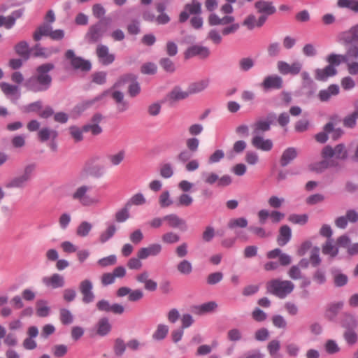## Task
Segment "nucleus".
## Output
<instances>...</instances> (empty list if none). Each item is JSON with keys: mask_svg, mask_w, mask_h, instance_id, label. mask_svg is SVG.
<instances>
[{"mask_svg": "<svg viewBox=\"0 0 358 358\" xmlns=\"http://www.w3.org/2000/svg\"><path fill=\"white\" fill-rule=\"evenodd\" d=\"M99 62L105 66L112 64L115 60V55L109 53L108 47L106 45L99 44L96 50Z\"/></svg>", "mask_w": 358, "mask_h": 358, "instance_id": "nucleus-15", "label": "nucleus"}, {"mask_svg": "<svg viewBox=\"0 0 358 358\" xmlns=\"http://www.w3.org/2000/svg\"><path fill=\"white\" fill-rule=\"evenodd\" d=\"M59 319L62 324L68 325L73 322V316L71 311L66 308H61L59 310Z\"/></svg>", "mask_w": 358, "mask_h": 358, "instance_id": "nucleus-47", "label": "nucleus"}, {"mask_svg": "<svg viewBox=\"0 0 358 358\" xmlns=\"http://www.w3.org/2000/svg\"><path fill=\"white\" fill-rule=\"evenodd\" d=\"M146 199L142 193H136L133 195L129 200L127 202V207H131L133 205L141 206L145 204Z\"/></svg>", "mask_w": 358, "mask_h": 358, "instance_id": "nucleus-51", "label": "nucleus"}, {"mask_svg": "<svg viewBox=\"0 0 358 358\" xmlns=\"http://www.w3.org/2000/svg\"><path fill=\"white\" fill-rule=\"evenodd\" d=\"M294 289V284L290 280L273 279L266 283L267 292L279 299H285Z\"/></svg>", "mask_w": 358, "mask_h": 358, "instance_id": "nucleus-3", "label": "nucleus"}, {"mask_svg": "<svg viewBox=\"0 0 358 358\" xmlns=\"http://www.w3.org/2000/svg\"><path fill=\"white\" fill-rule=\"evenodd\" d=\"M184 55L185 59H189L195 56H199L201 58L205 59L210 55V50L207 47L194 45L189 47L185 52Z\"/></svg>", "mask_w": 358, "mask_h": 358, "instance_id": "nucleus-17", "label": "nucleus"}, {"mask_svg": "<svg viewBox=\"0 0 358 358\" xmlns=\"http://www.w3.org/2000/svg\"><path fill=\"white\" fill-rule=\"evenodd\" d=\"M92 289L93 284L89 279H85L80 282L79 290L83 295L82 301L84 303H90L94 301L95 295Z\"/></svg>", "mask_w": 358, "mask_h": 358, "instance_id": "nucleus-12", "label": "nucleus"}, {"mask_svg": "<svg viewBox=\"0 0 358 358\" xmlns=\"http://www.w3.org/2000/svg\"><path fill=\"white\" fill-rule=\"evenodd\" d=\"M55 68L52 63H45L36 68V73L24 83L26 88L33 92H41L47 91L51 86L52 77L49 72Z\"/></svg>", "mask_w": 358, "mask_h": 358, "instance_id": "nucleus-1", "label": "nucleus"}, {"mask_svg": "<svg viewBox=\"0 0 358 358\" xmlns=\"http://www.w3.org/2000/svg\"><path fill=\"white\" fill-rule=\"evenodd\" d=\"M322 252L324 255H329L331 257H336L338 253V248L333 245L332 240H328L322 247Z\"/></svg>", "mask_w": 358, "mask_h": 358, "instance_id": "nucleus-48", "label": "nucleus"}, {"mask_svg": "<svg viewBox=\"0 0 358 358\" xmlns=\"http://www.w3.org/2000/svg\"><path fill=\"white\" fill-rule=\"evenodd\" d=\"M125 155V151L124 150H121L117 153L108 155L107 156V159L112 166H116L120 165L124 161Z\"/></svg>", "mask_w": 358, "mask_h": 358, "instance_id": "nucleus-42", "label": "nucleus"}, {"mask_svg": "<svg viewBox=\"0 0 358 358\" xmlns=\"http://www.w3.org/2000/svg\"><path fill=\"white\" fill-rule=\"evenodd\" d=\"M108 91H104L103 93L96 96L94 99L82 101L75 107V111L78 113H82L85 110H87L88 108L94 106L97 101L101 100L108 94Z\"/></svg>", "mask_w": 358, "mask_h": 358, "instance_id": "nucleus-25", "label": "nucleus"}, {"mask_svg": "<svg viewBox=\"0 0 358 358\" xmlns=\"http://www.w3.org/2000/svg\"><path fill=\"white\" fill-rule=\"evenodd\" d=\"M343 306L344 303L343 301H337L330 303L327 309L326 316L329 320H334L339 311L343 308Z\"/></svg>", "mask_w": 358, "mask_h": 358, "instance_id": "nucleus-32", "label": "nucleus"}, {"mask_svg": "<svg viewBox=\"0 0 358 358\" xmlns=\"http://www.w3.org/2000/svg\"><path fill=\"white\" fill-rule=\"evenodd\" d=\"M180 236L175 232L169 231L164 234L162 236V240L164 243L173 244L180 241Z\"/></svg>", "mask_w": 358, "mask_h": 358, "instance_id": "nucleus-55", "label": "nucleus"}, {"mask_svg": "<svg viewBox=\"0 0 358 358\" xmlns=\"http://www.w3.org/2000/svg\"><path fill=\"white\" fill-rule=\"evenodd\" d=\"M126 348L127 343H124L123 339L117 338L115 340L113 350L116 356L121 357L124 353Z\"/></svg>", "mask_w": 358, "mask_h": 358, "instance_id": "nucleus-50", "label": "nucleus"}, {"mask_svg": "<svg viewBox=\"0 0 358 358\" xmlns=\"http://www.w3.org/2000/svg\"><path fill=\"white\" fill-rule=\"evenodd\" d=\"M255 8L257 13L261 14L257 21V27H262L267 20L268 17L276 12V8L273 3L264 0L256 1Z\"/></svg>", "mask_w": 358, "mask_h": 358, "instance_id": "nucleus-7", "label": "nucleus"}, {"mask_svg": "<svg viewBox=\"0 0 358 358\" xmlns=\"http://www.w3.org/2000/svg\"><path fill=\"white\" fill-rule=\"evenodd\" d=\"M160 176L164 178H170L173 175V168L170 163H165L161 165L159 170Z\"/></svg>", "mask_w": 358, "mask_h": 358, "instance_id": "nucleus-58", "label": "nucleus"}, {"mask_svg": "<svg viewBox=\"0 0 358 358\" xmlns=\"http://www.w3.org/2000/svg\"><path fill=\"white\" fill-rule=\"evenodd\" d=\"M108 25V22H106V20H101L91 25L85 34V39L89 43L99 42L107 32Z\"/></svg>", "mask_w": 358, "mask_h": 358, "instance_id": "nucleus-5", "label": "nucleus"}, {"mask_svg": "<svg viewBox=\"0 0 358 358\" xmlns=\"http://www.w3.org/2000/svg\"><path fill=\"white\" fill-rule=\"evenodd\" d=\"M282 78L278 75H271L264 78L261 86L265 90H280L282 87Z\"/></svg>", "mask_w": 358, "mask_h": 358, "instance_id": "nucleus-16", "label": "nucleus"}, {"mask_svg": "<svg viewBox=\"0 0 358 358\" xmlns=\"http://www.w3.org/2000/svg\"><path fill=\"white\" fill-rule=\"evenodd\" d=\"M0 87L3 94L9 97L12 102L15 103L20 97V92L17 85H13L3 82L0 83Z\"/></svg>", "mask_w": 358, "mask_h": 358, "instance_id": "nucleus-19", "label": "nucleus"}, {"mask_svg": "<svg viewBox=\"0 0 358 358\" xmlns=\"http://www.w3.org/2000/svg\"><path fill=\"white\" fill-rule=\"evenodd\" d=\"M177 269L181 274L189 275L192 271V266L190 262L184 259L178 264Z\"/></svg>", "mask_w": 358, "mask_h": 358, "instance_id": "nucleus-56", "label": "nucleus"}, {"mask_svg": "<svg viewBox=\"0 0 358 358\" xmlns=\"http://www.w3.org/2000/svg\"><path fill=\"white\" fill-rule=\"evenodd\" d=\"M210 84L209 78H204L192 83L189 86V93L196 94L206 90Z\"/></svg>", "mask_w": 358, "mask_h": 358, "instance_id": "nucleus-33", "label": "nucleus"}, {"mask_svg": "<svg viewBox=\"0 0 358 358\" xmlns=\"http://www.w3.org/2000/svg\"><path fill=\"white\" fill-rule=\"evenodd\" d=\"M339 92V86L336 84H331L327 89L320 90L317 96L322 102H327L330 100L331 96L338 95Z\"/></svg>", "mask_w": 358, "mask_h": 358, "instance_id": "nucleus-23", "label": "nucleus"}, {"mask_svg": "<svg viewBox=\"0 0 358 358\" xmlns=\"http://www.w3.org/2000/svg\"><path fill=\"white\" fill-rule=\"evenodd\" d=\"M217 307L215 301H209L194 307L195 312L199 314H205L213 312Z\"/></svg>", "mask_w": 358, "mask_h": 358, "instance_id": "nucleus-39", "label": "nucleus"}, {"mask_svg": "<svg viewBox=\"0 0 358 358\" xmlns=\"http://www.w3.org/2000/svg\"><path fill=\"white\" fill-rule=\"evenodd\" d=\"M36 314L41 317H47L50 314V308L47 306L45 301L41 300L37 302Z\"/></svg>", "mask_w": 358, "mask_h": 358, "instance_id": "nucleus-49", "label": "nucleus"}, {"mask_svg": "<svg viewBox=\"0 0 358 358\" xmlns=\"http://www.w3.org/2000/svg\"><path fill=\"white\" fill-rule=\"evenodd\" d=\"M330 273L332 276L334 284L337 287H341L348 284V278L343 273L341 270L336 267H332L330 269Z\"/></svg>", "mask_w": 358, "mask_h": 358, "instance_id": "nucleus-24", "label": "nucleus"}, {"mask_svg": "<svg viewBox=\"0 0 358 358\" xmlns=\"http://www.w3.org/2000/svg\"><path fill=\"white\" fill-rule=\"evenodd\" d=\"M169 327L164 324H159L157 325L156 330L152 335V338L155 341H162L164 340L169 334Z\"/></svg>", "mask_w": 358, "mask_h": 358, "instance_id": "nucleus-36", "label": "nucleus"}, {"mask_svg": "<svg viewBox=\"0 0 358 358\" xmlns=\"http://www.w3.org/2000/svg\"><path fill=\"white\" fill-rule=\"evenodd\" d=\"M341 323L343 327L348 329H353L357 326V321L355 316L347 312L342 314Z\"/></svg>", "mask_w": 358, "mask_h": 358, "instance_id": "nucleus-30", "label": "nucleus"}, {"mask_svg": "<svg viewBox=\"0 0 358 358\" xmlns=\"http://www.w3.org/2000/svg\"><path fill=\"white\" fill-rule=\"evenodd\" d=\"M90 189V186L86 185H80L75 189L71 197L73 200L78 201L85 207L96 205L99 203V200L96 198L92 197L88 194Z\"/></svg>", "mask_w": 358, "mask_h": 358, "instance_id": "nucleus-6", "label": "nucleus"}, {"mask_svg": "<svg viewBox=\"0 0 358 358\" xmlns=\"http://www.w3.org/2000/svg\"><path fill=\"white\" fill-rule=\"evenodd\" d=\"M36 165L34 163L27 164L20 175L12 178L5 184V187L8 189L24 188L32 179L35 173Z\"/></svg>", "mask_w": 358, "mask_h": 358, "instance_id": "nucleus-4", "label": "nucleus"}, {"mask_svg": "<svg viewBox=\"0 0 358 358\" xmlns=\"http://www.w3.org/2000/svg\"><path fill=\"white\" fill-rule=\"evenodd\" d=\"M42 282L48 287L58 289L64 286L65 280L62 275L54 273L51 276L43 277L42 278Z\"/></svg>", "mask_w": 358, "mask_h": 358, "instance_id": "nucleus-20", "label": "nucleus"}, {"mask_svg": "<svg viewBox=\"0 0 358 358\" xmlns=\"http://www.w3.org/2000/svg\"><path fill=\"white\" fill-rule=\"evenodd\" d=\"M255 64L252 57H243L238 61V69L241 72H247L255 66Z\"/></svg>", "mask_w": 358, "mask_h": 358, "instance_id": "nucleus-43", "label": "nucleus"}, {"mask_svg": "<svg viewBox=\"0 0 358 358\" xmlns=\"http://www.w3.org/2000/svg\"><path fill=\"white\" fill-rule=\"evenodd\" d=\"M117 228L115 224H110L105 231H102L99 236V240L101 243H105L113 237Z\"/></svg>", "mask_w": 358, "mask_h": 358, "instance_id": "nucleus-37", "label": "nucleus"}, {"mask_svg": "<svg viewBox=\"0 0 358 358\" xmlns=\"http://www.w3.org/2000/svg\"><path fill=\"white\" fill-rule=\"evenodd\" d=\"M302 67V63L299 61L294 62L291 64L285 61L277 62L278 71L283 76L291 75L295 76L301 72Z\"/></svg>", "mask_w": 358, "mask_h": 358, "instance_id": "nucleus-9", "label": "nucleus"}, {"mask_svg": "<svg viewBox=\"0 0 358 358\" xmlns=\"http://www.w3.org/2000/svg\"><path fill=\"white\" fill-rule=\"evenodd\" d=\"M112 97L117 104L119 112H124L129 108L128 102L124 100V94L120 91H115L112 93Z\"/></svg>", "mask_w": 358, "mask_h": 358, "instance_id": "nucleus-35", "label": "nucleus"}, {"mask_svg": "<svg viewBox=\"0 0 358 358\" xmlns=\"http://www.w3.org/2000/svg\"><path fill=\"white\" fill-rule=\"evenodd\" d=\"M184 9L187 10L189 15H200L201 13V4L197 0H192L190 3L185 4Z\"/></svg>", "mask_w": 358, "mask_h": 358, "instance_id": "nucleus-44", "label": "nucleus"}, {"mask_svg": "<svg viewBox=\"0 0 358 358\" xmlns=\"http://www.w3.org/2000/svg\"><path fill=\"white\" fill-rule=\"evenodd\" d=\"M96 308L99 311L112 313L116 315H121L124 312V307L120 303H110L106 299L99 300L96 304Z\"/></svg>", "mask_w": 358, "mask_h": 358, "instance_id": "nucleus-11", "label": "nucleus"}, {"mask_svg": "<svg viewBox=\"0 0 358 358\" xmlns=\"http://www.w3.org/2000/svg\"><path fill=\"white\" fill-rule=\"evenodd\" d=\"M288 220L292 223L303 225L308 222V215L306 214H292L289 216Z\"/></svg>", "mask_w": 358, "mask_h": 358, "instance_id": "nucleus-62", "label": "nucleus"}, {"mask_svg": "<svg viewBox=\"0 0 358 358\" xmlns=\"http://www.w3.org/2000/svg\"><path fill=\"white\" fill-rule=\"evenodd\" d=\"M292 230L287 225H283L280 228L279 235L277 238L278 244L285 246L291 239Z\"/></svg>", "mask_w": 358, "mask_h": 358, "instance_id": "nucleus-29", "label": "nucleus"}, {"mask_svg": "<svg viewBox=\"0 0 358 358\" xmlns=\"http://www.w3.org/2000/svg\"><path fill=\"white\" fill-rule=\"evenodd\" d=\"M358 118V110L353 112L351 115L347 116L343 120L345 127L352 128L356 124V120Z\"/></svg>", "mask_w": 358, "mask_h": 358, "instance_id": "nucleus-64", "label": "nucleus"}, {"mask_svg": "<svg viewBox=\"0 0 358 358\" xmlns=\"http://www.w3.org/2000/svg\"><path fill=\"white\" fill-rule=\"evenodd\" d=\"M298 156V151L294 147H289L286 148L282 153L280 159V166L282 167L287 166Z\"/></svg>", "mask_w": 358, "mask_h": 358, "instance_id": "nucleus-26", "label": "nucleus"}, {"mask_svg": "<svg viewBox=\"0 0 358 358\" xmlns=\"http://www.w3.org/2000/svg\"><path fill=\"white\" fill-rule=\"evenodd\" d=\"M251 144L256 149L264 152L271 150L273 146V141L269 138H264L263 135H252Z\"/></svg>", "mask_w": 358, "mask_h": 358, "instance_id": "nucleus-14", "label": "nucleus"}, {"mask_svg": "<svg viewBox=\"0 0 358 358\" xmlns=\"http://www.w3.org/2000/svg\"><path fill=\"white\" fill-rule=\"evenodd\" d=\"M57 136L58 133L57 131L50 129L48 127L42 128L38 133V138L41 142H45L50 138L55 139L57 137Z\"/></svg>", "mask_w": 358, "mask_h": 358, "instance_id": "nucleus-38", "label": "nucleus"}, {"mask_svg": "<svg viewBox=\"0 0 358 358\" xmlns=\"http://www.w3.org/2000/svg\"><path fill=\"white\" fill-rule=\"evenodd\" d=\"M327 62L329 65L324 69H317L315 71V79L320 81H326L329 77L337 74V70L335 66H339L341 63H346V59L343 55L331 53L327 57Z\"/></svg>", "mask_w": 358, "mask_h": 358, "instance_id": "nucleus-2", "label": "nucleus"}, {"mask_svg": "<svg viewBox=\"0 0 358 358\" xmlns=\"http://www.w3.org/2000/svg\"><path fill=\"white\" fill-rule=\"evenodd\" d=\"M52 26L48 23H43L40 25L34 31L33 34L34 40L38 41L43 36H49L50 35V31Z\"/></svg>", "mask_w": 358, "mask_h": 358, "instance_id": "nucleus-34", "label": "nucleus"}, {"mask_svg": "<svg viewBox=\"0 0 358 358\" xmlns=\"http://www.w3.org/2000/svg\"><path fill=\"white\" fill-rule=\"evenodd\" d=\"M116 263L117 257L115 255H110L97 261V264L102 268L115 265Z\"/></svg>", "mask_w": 358, "mask_h": 358, "instance_id": "nucleus-54", "label": "nucleus"}, {"mask_svg": "<svg viewBox=\"0 0 358 358\" xmlns=\"http://www.w3.org/2000/svg\"><path fill=\"white\" fill-rule=\"evenodd\" d=\"M69 133L71 136V137L74 139L76 142H80L83 141V127L82 128H80L77 126H71L69 127Z\"/></svg>", "mask_w": 358, "mask_h": 358, "instance_id": "nucleus-53", "label": "nucleus"}, {"mask_svg": "<svg viewBox=\"0 0 358 358\" xmlns=\"http://www.w3.org/2000/svg\"><path fill=\"white\" fill-rule=\"evenodd\" d=\"M275 122L276 114L274 112L268 113L264 119L257 120L252 124V135H263L270 131L271 125L275 124Z\"/></svg>", "mask_w": 358, "mask_h": 358, "instance_id": "nucleus-8", "label": "nucleus"}, {"mask_svg": "<svg viewBox=\"0 0 358 358\" xmlns=\"http://www.w3.org/2000/svg\"><path fill=\"white\" fill-rule=\"evenodd\" d=\"M346 59V63L350 60L355 59L358 57V45H351L346 51V53L343 55Z\"/></svg>", "mask_w": 358, "mask_h": 358, "instance_id": "nucleus-61", "label": "nucleus"}, {"mask_svg": "<svg viewBox=\"0 0 358 358\" xmlns=\"http://www.w3.org/2000/svg\"><path fill=\"white\" fill-rule=\"evenodd\" d=\"M92 224L87 221L81 222L76 229V234L79 237H86L92 229Z\"/></svg>", "mask_w": 358, "mask_h": 358, "instance_id": "nucleus-40", "label": "nucleus"}, {"mask_svg": "<svg viewBox=\"0 0 358 358\" xmlns=\"http://www.w3.org/2000/svg\"><path fill=\"white\" fill-rule=\"evenodd\" d=\"M339 38L345 45L358 43V24L341 32Z\"/></svg>", "mask_w": 358, "mask_h": 358, "instance_id": "nucleus-18", "label": "nucleus"}, {"mask_svg": "<svg viewBox=\"0 0 358 358\" xmlns=\"http://www.w3.org/2000/svg\"><path fill=\"white\" fill-rule=\"evenodd\" d=\"M301 78L302 80L301 87L306 90L304 94L308 98L312 97L317 90V84L312 79L308 71H302L301 73Z\"/></svg>", "mask_w": 358, "mask_h": 358, "instance_id": "nucleus-13", "label": "nucleus"}, {"mask_svg": "<svg viewBox=\"0 0 358 358\" xmlns=\"http://www.w3.org/2000/svg\"><path fill=\"white\" fill-rule=\"evenodd\" d=\"M333 130V123L328 122L324 127V131L315 135V140L320 143H324L328 140V134Z\"/></svg>", "mask_w": 358, "mask_h": 358, "instance_id": "nucleus-41", "label": "nucleus"}, {"mask_svg": "<svg viewBox=\"0 0 358 358\" xmlns=\"http://www.w3.org/2000/svg\"><path fill=\"white\" fill-rule=\"evenodd\" d=\"M162 250V247L159 243H153L149 245L146 248H141L138 251V257L139 259H147L150 256L158 255Z\"/></svg>", "mask_w": 358, "mask_h": 358, "instance_id": "nucleus-21", "label": "nucleus"}, {"mask_svg": "<svg viewBox=\"0 0 358 358\" xmlns=\"http://www.w3.org/2000/svg\"><path fill=\"white\" fill-rule=\"evenodd\" d=\"M159 64L160 66L167 73H173L176 71V66L173 61L168 57L162 58Z\"/></svg>", "mask_w": 358, "mask_h": 358, "instance_id": "nucleus-52", "label": "nucleus"}, {"mask_svg": "<svg viewBox=\"0 0 358 358\" xmlns=\"http://www.w3.org/2000/svg\"><path fill=\"white\" fill-rule=\"evenodd\" d=\"M313 280L317 285L324 284L327 281L325 271L321 268L317 269L313 275Z\"/></svg>", "mask_w": 358, "mask_h": 358, "instance_id": "nucleus-59", "label": "nucleus"}, {"mask_svg": "<svg viewBox=\"0 0 358 358\" xmlns=\"http://www.w3.org/2000/svg\"><path fill=\"white\" fill-rule=\"evenodd\" d=\"M280 50L281 47L280 43H271L267 48L268 55L271 57H275L280 54Z\"/></svg>", "mask_w": 358, "mask_h": 358, "instance_id": "nucleus-63", "label": "nucleus"}, {"mask_svg": "<svg viewBox=\"0 0 358 358\" xmlns=\"http://www.w3.org/2000/svg\"><path fill=\"white\" fill-rule=\"evenodd\" d=\"M164 220L167 222L169 227L180 229L186 230L187 224L185 220L180 218L178 215L174 213L169 214L164 216Z\"/></svg>", "mask_w": 358, "mask_h": 358, "instance_id": "nucleus-22", "label": "nucleus"}, {"mask_svg": "<svg viewBox=\"0 0 358 358\" xmlns=\"http://www.w3.org/2000/svg\"><path fill=\"white\" fill-rule=\"evenodd\" d=\"M248 222L245 217H238L231 219L228 223L227 227L231 229H234L236 227L245 228L248 226Z\"/></svg>", "mask_w": 358, "mask_h": 358, "instance_id": "nucleus-45", "label": "nucleus"}, {"mask_svg": "<svg viewBox=\"0 0 358 358\" xmlns=\"http://www.w3.org/2000/svg\"><path fill=\"white\" fill-rule=\"evenodd\" d=\"M189 92H184L180 87H175L166 96V99L171 102L186 99L189 94Z\"/></svg>", "mask_w": 358, "mask_h": 358, "instance_id": "nucleus-31", "label": "nucleus"}, {"mask_svg": "<svg viewBox=\"0 0 358 358\" xmlns=\"http://www.w3.org/2000/svg\"><path fill=\"white\" fill-rule=\"evenodd\" d=\"M337 6L339 8H349L355 13H358V1L355 0H338Z\"/></svg>", "mask_w": 358, "mask_h": 358, "instance_id": "nucleus-46", "label": "nucleus"}, {"mask_svg": "<svg viewBox=\"0 0 358 358\" xmlns=\"http://www.w3.org/2000/svg\"><path fill=\"white\" fill-rule=\"evenodd\" d=\"M24 13V10L22 9L15 10L12 13L8 15V19L7 20V27H13L16 22V20L20 18Z\"/></svg>", "mask_w": 358, "mask_h": 358, "instance_id": "nucleus-60", "label": "nucleus"}, {"mask_svg": "<svg viewBox=\"0 0 358 358\" xmlns=\"http://www.w3.org/2000/svg\"><path fill=\"white\" fill-rule=\"evenodd\" d=\"M15 51L24 61H27L30 58L31 49L28 43L25 41H22L15 45Z\"/></svg>", "mask_w": 358, "mask_h": 358, "instance_id": "nucleus-28", "label": "nucleus"}, {"mask_svg": "<svg viewBox=\"0 0 358 358\" xmlns=\"http://www.w3.org/2000/svg\"><path fill=\"white\" fill-rule=\"evenodd\" d=\"M65 57L67 59L71 60V64L75 69L89 71L92 69V64L90 61L76 56L74 51L72 50H68L65 53Z\"/></svg>", "mask_w": 358, "mask_h": 358, "instance_id": "nucleus-10", "label": "nucleus"}, {"mask_svg": "<svg viewBox=\"0 0 358 358\" xmlns=\"http://www.w3.org/2000/svg\"><path fill=\"white\" fill-rule=\"evenodd\" d=\"M173 200L170 197V193L168 190L164 191L159 197V203L162 208H167L172 205Z\"/></svg>", "mask_w": 358, "mask_h": 358, "instance_id": "nucleus-57", "label": "nucleus"}, {"mask_svg": "<svg viewBox=\"0 0 358 358\" xmlns=\"http://www.w3.org/2000/svg\"><path fill=\"white\" fill-rule=\"evenodd\" d=\"M94 329H96V334L97 335L103 337L110 332L112 327L109 322L108 318L103 317L98 320Z\"/></svg>", "mask_w": 358, "mask_h": 358, "instance_id": "nucleus-27", "label": "nucleus"}]
</instances>
